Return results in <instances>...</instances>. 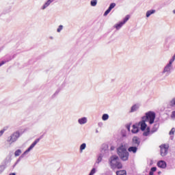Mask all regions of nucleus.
<instances>
[{"label": "nucleus", "mask_w": 175, "mask_h": 175, "mask_svg": "<svg viewBox=\"0 0 175 175\" xmlns=\"http://www.w3.org/2000/svg\"><path fill=\"white\" fill-rule=\"evenodd\" d=\"M109 118V115L107 114V113H105L102 116V120H104V121H107L108 120Z\"/></svg>", "instance_id": "obj_26"}, {"label": "nucleus", "mask_w": 175, "mask_h": 175, "mask_svg": "<svg viewBox=\"0 0 175 175\" xmlns=\"http://www.w3.org/2000/svg\"><path fill=\"white\" fill-rule=\"evenodd\" d=\"M138 124H133V129L131 130L132 133H138L139 132V128Z\"/></svg>", "instance_id": "obj_20"}, {"label": "nucleus", "mask_w": 175, "mask_h": 175, "mask_svg": "<svg viewBox=\"0 0 175 175\" xmlns=\"http://www.w3.org/2000/svg\"><path fill=\"white\" fill-rule=\"evenodd\" d=\"M9 175H16V174L13 172V173H10Z\"/></svg>", "instance_id": "obj_41"}, {"label": "nucleus", "mask_w": 175, "mask_h": 175, "mask_svg": "<svg viewBox=\"0 0 175 175\" xmlns=\"http://www.w3.org/2000/svg\"><path fill=\"white\" fill-rule=\"evenodd\" d=\"M149 174H150V175H153V174H154V172L150 171Z\"/></svg>", "instance_id": "obj_40"}, {"label": "nucleus", "mask_w": 175, "mask_h": 175, "mask_svg": "<svg viewBox=\"0 0 175 175\" xmlns=\"http://www.w3.org/2000/svg\"><path fill=\"white\" fill-rule=\"evenodd\" d=\"M156 170H157V167H152L151 168V170H150V171H151L152 172H155Z\"/></svg>", "instance_id": "obj_37"}, {"label": "nucleus", "mask_w": 175, "mask_h": 175, "mask_svg": "<svg viewBox=\"0 0 175 175\" xmlns=\"http://www.w3.org/2000/svg\"><path fill=\"white\" fill-rule=\"evenodd\" d=\"M154 13H156L155 10H148L146 12V16L147 18H150V16H152V14H154Z\"/></svg>", "instance_id": "obj_19"}, {"label": "nucleus", "mask_w": 175, "mask_h": 175, "mask_svg": "<svg viewBox=\"0 0 175 175\" xmlns=\"http://www.w3.org/2000/svg\"><path fill=\"white\" fill-rule=\"evenodd\" d=\"M109 156V151L108 149H103L100 153L98 155L96 163L97 164L100 163L103 161V158L108 157Z\"/></svg>", "instance_id": "obj_6"}, {"label": "nucleus", "mask_w": 175, "mask_h": 175, "mask_svg": "<svg viewBox=\"0 0 175 175\" xmlns=\"http://www.w3.org/2000/svg\"><path fill=\"white\" fill-rule=\"evenodd\" d=\"M21 136V132L19 131H16L11 134L7 139V143L9 145H12L18 140L19 137Z\"/></svg>", "instance_id": "obj_4"}, {"label": "nucleus", "mask_w": 175, "mask_h": 175, "mask_svg": "<svg viewBox=\"0 0 175 175\" xmlns=\"http://www.w3.org/2000/svg\"><path fill=\"white\" fill-rule=\"evenodd\" d=\"M53 1L54 0H47L44 3V4L41 7V10H45V9H46V8H49V6H50L51 3H53Z\"/></svg>", "instance_id": "obj_14"}, {"label": "nucleus", "mask_w": 175, "mask_h": 175, "mask_svg": "<svg viewBox=\"0 0 175 175\" xmlns=\"http://www.w3.org/2000/svg\"><path fill=\"white\" fill-rule=\"evenodd\" d=\"M175 133V128H172V130L170 131V135H174Z\"/></svg>", "instance_id": "obj_36"}, {"label": "nucleus", "mask_w": 175, "mask_h": 175, "mask_svg": "<svg viewBox=\"0 0 175 175\" xmlns=\"http://www.w3.org/2000/svg\"><path fill=\"white\" fill-rule=\"evenodd\" d=\"M110 150L111 151H113L115 150V147L114 146H111Z\"/></svg>", "instance_id": "obj_39"}, {"label": "nucleus", "mask_w": 175, "mask_h": 175, "mask_svg": "<svg viewBox=\"0 0 175 175\" xmlns=\"http://www.w3.org/2000/svg\"><path fill=\"white\" fill-rule=\"evenodd\" d=\"M117 154L123 161H126L129 159V152L126 150L125 145H121L117 148Z\"/></svg>", "instance_id": "obj_2"}, {"label": "nucleus", "mask_w": 175, "mask_h": 175, "mask_svg": "<svg viewBox=\"0 0 175 175\" xmlns=\"http://www.w3.org/2000/svg\"><path fill=\"white\" fill-rule=\"evenodd\" d=\"M87 148V144L85 143H83L79 146V152L82 153L83 150H85Z\"/></svg>", "instance_id": "obj_21"}, {"label": "nucleus", "mask_w": 175, "mask_h": 175, "mask_svg": "<svg viewBox=\"0 0 175 175\" xmlns=\"http://www.w3.org/2000/svg\"><path fill=\"white\" fill-rule=\"evenodd\" d=\"M21 153H22L21 150V149H18V150H16L15 151V152H14V156H15L16 157H19V156L21 155Z\"/></svg>", "instance_id": "obj_27"}, {"label": "nucleus", "mask_w": 175, "mask_h": 175, "mask_svg": "<svg viewBox=\"0 0 175 175\" xmlns=\"http://www.w3.org/2000/svg\"><path fill=\"white\" fill-rule=\"evenodd\" d=\"M129 21V15L126 16V17L123 19V21H120L115 24L113 25V28L116 29V31H119L122 28V26H124L125 24H126V22Z\"/></svg>", "instance_id": "obj_7"}, {"label": "nucleus", "mask_w": 175, "mask_h": 175, "mask_svg": "<svg viewBox=\"0 0 175 175\" xmlns=\"http://www.w3.org/2000/svg\"><path fill=\"white\" fill-rule=\"evenodd\" d=\"M121 133H122V137H126V131H125V130H122Z\"/></svg>", "instance_id": "obj_34"}, {"label": "nucleus", "mask_w": 175, "mask_h": 175, "mask_svg": "<svg viewBox=\"0 0 175 175\" xmlns=\"http://www.w3.org/2000/svg\"><path fill=\"white\" fill-rule=\"evenodd\" d=\"M137 148L138 147L135 146H131V147L129 148L128 151L129 152L133 153V154H135L137 151Z\"/></svg>", "instance_id": "obj_18"}, {"label": "nucleus", "mask_w": 175, "mask_h": 175, "mask_svg": "<svg viewBox=\"0 0 175 175\" xmlns=\"http://www.w3.org/2000/svg\"><path fill=\"white\" fill-rule=\"evenodd\" d=\"M98 125H101V124H100V123H98Z\"/></svg>", "instance_id": "obj_46"}, {"label": "nucleus", "mask_w": 175, "mask_h": 175, "mask_svg": "<svg viewBox=\"0 0 175 175\" xmlns=\"http://www.w3.org/2000/svg\"><path fill=\"white\" fill-rule=\"evenodd\" d=\"M116 3H112L109 5L108 9L105 12L103 16H108V14H109V13H111L112 9H114V8H116Z\"/></svg>", "instance_id": "obj_11"}, {"label": "nucleus", "mask_w": 175, "mask_h": 175, "mask_svg": "<svg viewBox=\"0 0 175 175\" xmlns=\"http://www.w3.org/2000/svg\"><path fill=\"white\" fill-rule=\"evenodd\" d=\"M98 125H101V124H100V123H98Z\"/></svg>", "instance_id": "obj_45"}, {"label": "nucleus", "mask_w": 175, "mask_h": 175, "mask_svg": "<svg viewBox=\"0 0 175 175\" xmlns=\"http://www.w3.org/2000/svg\"><path fill=\"white\" fill-rule=\"evenodd\" d=\"M50 39H51V40H53V36H51V37H50Z\"/></svg>", "instance_id": "obj_42"}, {"label": "nucleus", "mask_w": 175, "mask_h": 175, "mask_svg": "<svg viewBox=\"0 0 175 175\" xmlns=\"http://www.w3.org/2000/svg\"><path fill=\"white\" fill-rule=\"evenodd\" d=\"M140 107H141L140 103H135L131 107V110L129 111V112L130 113L135 112L140 108Z\"/></svg>", "instance_id": "obj_12"}, {"label": "nucleus", "mask_w": 175, "mask_h": 175, "mask_svg": "<svg viewBox=\"0 0 175 175\" xmlns=\"http://www.w3.org/2000/svg\"><path fill=\"white\" fill-rule=\"evenodd\" d=\"M12 59V57H9L6 59H4V60H2L1 62H0V67L5 65L7 62H9L10 61H11Z\"/></svg>", "instance_id": "obj_22"}, {"label": "nucleus", "mask_w": 175, "mask_h": 175, "mask_svg": "<svg viewBox=\"0 0 175 175\" xmlns=\"http://www.w3.org/2000/svg\"><path fill=\"white\" fill-rule=\"evenodd\" d=\"M8 127L5 126L1 130H0V137H2V136H3V133H5L6 131H8Z\"/></svg>", "instance_id": "obj_24"}, {"label": "nucleus", "mask_w": 175, "mask_h": 175, "mask_svg": "<svg viewBox=\"0 0 175 175\" xmlns=\"http://www.w3.org/2000/svg\"><path fill=\"white\" fill-rule=\"evenodd\" d=\"M175 61V54L174 56L170 59L169 63L166 64L164 67L162 74L169 75L172 69V64Z\"/></svg>", "instance_id": "obj_5"}, {"label": "nucleus", "mask_w": 175, "mask_h": 175, "mask_svg": "<svg viewBox=\"0 0 175 175\" xmlns=\"http://www.w3.org/2000/svg\"><path fill=\"white\" fill-rule=\"evenodd\" d=\"M116 168H118V169L122 168V164L121 163H120V161L115 165V169H116Z\"/></svg>", "instance_id": "obj_29"}, {"label": "nucleus", "mask_w": 175, "mask_h": 175, "mask_svg": "<svg viewBox=\"0 0 175 175\" xmlns=\"http://www.w3.org/2000/svg\"><path fill=\"white\" fill-rule=\"evenodd\" d=\"M155 117L156 114L154 112L148 111L142 118V120L138 123L137 126H139L142 132H145L148 128L146 122H148L150 124H152L154 122Z\"/></svg>", "instance_id": "obj_1"}, {"label": "nucleus", "mask_w": 175, "mask_h": 175, "mask_svg": "<svg viewBox=\"0 0 175 175\" xmlns=\"http://www.w3.org/2000/svg\"><path fill=\"white\" fill-rule=\"evenodd\" d=\"M41 138L36 139L33 144L20 156V157L17 159L16 162L14 164V167L23 159L25 155H27L33 148L40 142Z\"/></svg>", "instance_id": "obj_3"}, {"label": "nucleus", "mask_w": 175, "mask_h": 175, "mask_svg": "<svg viewBox=\"0 0 175 175\" xmlns=\"http://www.w3.org/2000/svg\"><path fill=\"white\" fill-rule=\"evenodd\" d=\"M5 165H0V174H2L3 171H5Z\"/></svg>", "instance_id": "obj_32"}, {"label": "nucleus", "mask_w": 175, "mask_h": 175, "mask_svg": "<svg viewBox=\"0 0 175 175\" xmlns=\"http://www.w3.org/2000/svg\"><path fill=\"white\" fill-rule=\"evenodd\" d=\"M96 133H98V130L96 131Z\"/></svg>", "instance_id": "obj_44"}, {"label": "nucleus", "mask_w": 175, "mask_h": 175, "mask_svg": "<svg viewBox=\"0 0 175 175\" xmlns=\"http://www.w3.org/2000/svg\"><path fill=\"white\" fill-rule=\"evenodd\" d=\"M126 127L127 131H129V132H130V125H126Z\"/></svg>", "instance_id": "obj_38"}, {"label": "nucleus", "mask_w": 175, "mask_h": 175, "mask_svg": "<svg viewBox=\"0 0 175 175\" xmlns=\"http://www.w3.org/2000/svg\"><path fill=\"white\" fill-rule=\"evenodd\" d=\"M170 117L173 120H175V111L172 112Z\"/></svg>", "instance_id": "obj_35"}, {"label": "nucleus", "mask_w": 175, "mask_h": 175, "mask_svg": "<svg viewBox=\"0 0 175 175\" xmlns=\"http://www.w3.org/2000/svg\"><path fill=\"white\" fill-rule=\"evenodd\" d=\"M157 165L159 168L165 169L167 167V163L165 161L161 160L157 163Z\"/></svg>", "instance_id": "obj_16"}, {"label": "nucleus", "mask_w": 175, "mask_h": 175, "mask_svg": "<svg viewBox=\"0 0 175 175\" xmlns=\"http://www.w3.org/2000/svg\"><path fill=\"white\" fill-rule=\"evenodd\" d=\"M173 13H174V14H175V10H173Z\"/></svg>", "instance_id": "obj_43"}, {"label": "nucleus", "mask_w": 175, "mask_h": 175, "mask_svg": "<svg viewBox=\"0 0 175 175\" xmlns=\"http://www.w3.org/2000/svg\"><path fill=\"white\" fill-rule=\"evenodd\" d=\"M117 175H126V170H119L116 172Z\"/></svg>", "instance_id": "obj_25"}, {"label": "nucleus", "mask_w": 175, "mask_h": 175, "mask_svg": "<svg viewBox=\"0 0 175 175\" xmlns=\"http://www.w3.org/2000/svg\"><path fill=\"white\" fill-rule=\"evenodd\" d=\"M97 3H98V1L97 0H92L90 1V5L93 6V7L96 6Z\"/></svg>", "instance_id": "obj_28"}, {"label": "nucleus", "mask_w": 175, "mask_h": 175, "mask_svg": "<svg viewBox=\"0 0 175 175\" xmlns=\"http://www.w3.org/2000/svg\"><path fill=\"white\" fill-rule=\"evenodd\" d=\"M64 29V26L60 25L59 27H57V33H61V31Z\"/></svg>", "instance_id": "obj_31"}, {"label": "nucleus", "mask_w": 175, "mask_h": 175, "mask_svg": "<svg viewBox=\"0 0 175 175\" xmlns=\"http://www.w3.org/2000/svg\"><path fill=\"white\" fill-rule=\"evenodd\" d=\"M78 123L80 124V125H83L86 123H88V118L86 117H83V118H80L78 119L77 120Z\"/></svg>", "instance_id": "obj_15"}, {"label": "nucleus", "mask_w": 175, "mask_h": 175, "mask_svg": "<svg viewBox=\"0 0 175 175\" xmlns=\"http://www.w3.org/2000/svg\"><path fill=\"white\" fill-rule=\"evenodd\" d=\"M109 163L111 168L113 170L116 169V165L120 161L118 159V156L117 155H113L110 157L109 160Z\"/></svg>", "instance_id": "obj_8"}, {"label": "nucleus", "mask_w": 175, "mask_h": 175, "mask_svg": "<svg viewBox=\"0 0 175 175\" xmlns=\"http://www.w3.org/2000/svg\"><path fill=\"white\" fill-rule=\"evenodd\" d=\"M168 148L169 145L168 144H162L160 146L161 149V157H165L168 153Z\"/></svg>", "instance_id": "obj_10"}, {"label": "nucleus", "mask_w": 175, "mask_h": 175, "mask_svg": "<svg viewBox=\"0 0 175 175\" xmlns=\"http://www.w3.org/2000/svg\"><path fill=\"white\" fill-rule=\"evenodd\" d=\"M61 91H62L61 88H58L57 90H56V92H55V94H53V97L57 96Z\"/></svg>", "instance_id": "obj_30"}, {"label": "nucleus", "mask_w": 175, "mask_h": 175, "mask_svg": "<svg viewBox=\"0 0 175 175\" xmlns=\"http://www.w3.org/2000/svg\"><path fill=\"white\" fill-rule=\"evenodd\" d=\"M158 128L159 126L157 124H155L151 131L150 129V127H148L146 131L143 133V136H150V135H152L153 133H155V132H157Z\"/></svg>", "instance_id": "obj_9"}, {"label": "nucleus", "mask_w": 175, "mask_h": 175, "mask_svg": "<svg viewBox=\"0 0 175 175\" xmlns=\"http://www.w3.org/2000/svg\"><path fill=\"white\" fill-rule=\"evenodd\" d=\"M132 143L134 146L138 147L140 144V139L137 137H133L132 139Z\"/></svg>", "instance_id": "obj_13"}, {"label": "nucleus", "mask_w": 175, "mask_h": 175, "mask_svg": "<svg viewBox=\"0 0 175 175\" xmlns=\"http://www.w3.org/2000/svg\"><path fill=\"white\" fill-rule=\"evenodd\" d=\"M12 59V57H9L6 59H4V60H2L1 62H0V67L5 65L7 62H9L10 61H11Z\"/></svg>", "instance_id": "obj_23"}, {"label": "nucleus", "mask_w": 175, "mask_h": 175, "mask_svg": "<svg viewBox=\"0 0 175 175\" xmlns=\"http://www.w3.org/2000/svg\"><path fill=\"white\" fill-rule=\"evenodd\" d=\"M0 52H1V49H0Z\"/></svg>", "instance_id": "obj_47"}, {"label": "nucleus", "mask_w": 175, "mask_h": 175, "mask_svg": "<svg viewBox=\"0 0 175 175\" xmlns=\"http://www.w3.org/2000/svg\"><path fill=\"white\" fill-rule=\"evenodd\" d=\"M96 172V168H92L89 174V175H94Z\"/></svg>", "instance_id": "obj_33"}, {"label": "nucleus", "mask_w": 175, "mask_h": 175, "mask_svg": "<svg viewBox=\"0 0 175 175\" xmlns=\"http://www.w3.org/2000/svg\"><path fill=\"white\" fill-rule=\"evenodd\" d=\"M167 107L168 109H172L175 107V97L173 98L167 104Z\"/></svg>", "instance_id": "obj_17"}]
</instances>
